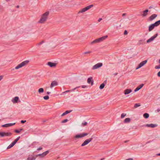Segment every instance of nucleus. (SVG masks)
<instances>
[{
  "instance_id": "51",
  "label": "nucleus",
  "mask_w": 160,
  "mask_h": 160,
  "mask_svg": "<svg viewBox=\"0 0 160 160\" xmlns=\"http://www.w3.org/2000/svg\"><path fill=\"white\" fill-rule=\"evenodd\" d=\"M125 160H133L132 158H129Z\"/></svg>"
},
{
  "instance_id": "36",
  "label": "nucleus",
  "mask_w": 160,
  "mask_h": 160,
  "mask_svg": "<svg viewBox=\"0 0 160 160\" xmlns=\"http://www.w3.org/2000/svg\"><path fill=\"white\" fill-rule=\"evenodd\" d=\"M93 81H87V82L88 83H91V85H92L93 84Z\"/></svg>"
},
{
  "instance_id": "22",
  "label": "nucleus",
  "mask_w": 160,
  "mask_h": 160,
  "mask_svg": "<svg viewBox=\"0 0 160 160\" xmlns=\"http://www.w3.org/2000/svg\"><path fill=\"white\" fill-rule=\"evenodd\" d=\"M79 87H80V86L77 87L76 88H74V89H72L66 91L64 92V93L68 92H70L73 91H74V90L76 89L77 88H79Z\"/></svg>"
},
{
  "instance_id": "56",
  "label": "nucleus",
  "mask_w": 160,
  "mask_h": 160,
  "mask_svg": "<svg viewBox=\"0 0 160 160\" xmlns=\"http://www.w3.org/2000/svg\"><path fill=\"white\" fill-rule=\"evenodd\" d=\"M157 156H160V153L157 154Z\"/></svg>"
},
{
  "instance_id": "63",
  "label": "nucleus",
  "mask_w": 160,
  "mask_h": 160,
  "mask_svg": "<svg viewBox=\"0 0 160 160\" xmlns=\"http://www.w3.org/2000/svg\"><path fill=\"white\" fill-rule=\"evenodd\" d=\"M6 0V1H7L8 2V1H10V0Z\"/></svg>"
},
{
  "instance_id": "48",
  "label": "nucleus",
  "mask_w": 160,
  "mask_h": 160,
  "mask_svg": "<svg viewBox=\"0 0 160 160\" xmlns=\"http://www.w3.org/2000/svg\"><path fill=\"white\" fill-rule=\"evenodd\" d=\"M3 76H2V75L0 76V80H1L3 78Z\"/></svg>"
},
{
  "instance_id": "31",
  "label": "nucleus",
  "mask_w": 160,
  "mask_h": 160,
  "mask_svg": "<svg viewBox=\"0 0 160 160\" xmlns=\"http://www.w3.org/2000/svg\"><path fill=\"white\" fill-rule=\"evenodd\" d=\"M49 98V97L48 95L45 96L43 97V98L45 100H48Z\"/></svg>"
},
{
  "instance_id": "50",
  "label": "nucleus",
  "mask_w": 160,
  "mask_h": 160,
  "mask_svg": "<svg viewBox=\"0 0 160 160\" xmlns=\"http://www.w3.org/2000/svg\"><path fill=\"white\" fill-rule=\"evenodd\" d=\"M158 75L159 77H160V71L158 72Z\"/></svg>"
},
{
  "instance_id": "11",
  "label": "nucleus",
  "mask_w": 160,
  "mask_h": 160,
  "mask_svg": "<svg viewBox=\"0 0 160 160\" xmlns=\"http://www.w3.org/2000/svg\"><path fill=\"white\" fill-rule=\"evenodd\" d=\"M49 153V151L48 150L47 151L42 154H38L36 156V157H37L38 156H40L41 158H43L45 156H46Z\"/></svg>"
},
{
  "instance_id": "1",
  "label": "nucleus",
  "mask_w": 160,
  "mask_h": 160,
  "mask_svg": "<svg viewBox=\"0 0 160 160\" xmlns=\"http://www.w3.org/2000/svg\"><path fill=\"white\" fill-rule=\"evenodd\" d=\"M49 13V11H47L41 15L38 22L40 23H43L45 22L48 19Z\"/></svg>"
},
{
  "instance_id": "24",
  "label": "nucleus",
  "mask_w": 160,
  "mask_h": 160,
  "mask_svg": "<svg viewBox=\"0 0 160 160\" xmlns=\"http://www.w3.org/2000/svg\"><path fill=\"white\" fill-rule=\"evenodd\" d=\"M155 27H157L160 24V20L157 21L153 23Z\"/></svg>"
},
{
  "instance_id": "58",
  "label": "nucleus",
  "mask_w": 160,
  "mask_h": 160,
  "mask_svg": "<svg viewBox=\"0 0 160 160\" xmlns=\"http://www.w3.org/2000/svg\"><path fill=\"white\" fill-rule=\"evenodd\" d=\"M19 5H17L16 7V8H19Z\"/></svg>"
},
{
  "instance_id": "54",
  "label": "nucleus",
  "mask_w": 160,
  "mask_h": 160,
  "mask_svg": "<svg viewBox=\"0 0 160 160\" xmlns=\"http://www.w3.org/2000/svg\"><path fill=\"white\" fill-rule=\"evenodd\" d=\"M126 14L125 13H124L122 14V16H124L126 15Z\"/></svg>"
},
{
  "instance_id": "28",
  "label": "nucleus",
  "mask_w": 160,
  "mask_h": 160,
  "mask_svg": "<svg viewBox=\"0 0 160 160\" xmlns=\"http://www.w3.org/2000/svg\"><path fill=\"white\" fill-rule=\"evenodd\" d=\"M38 92L39 93H42L44 92V89L42 88H40L38 89Z\"/></svg>"
},
{
  "instance_id": "19",
  "label": "nucleus",
  "mask_w": 160,
  "mask_h": 160,
  "mask_svg": "<svg viewBox=\"0 0 160 160\" xmlns=\"http://www.w3.org/2000/svg\"><path fill=\"white\" fill-rule=\"evenodd\" d=\"M155 26L153 24H152L150 25L149 26L148 30L149 31H152L154 28Z\"/></svg>"
},
{
  "instance_id": "40",
  "label": "nucleus",
  "mask_w": 160,
  "mask_h": 160,
  "mask_svg": "<svg viewBox=\"0 0 160 160\" xmlns=\"http://www.w3.org/2000/svg\"><path fill=\"white\" fill-rule=\"evenodd\" d=\"M155 69H160V64L158 66H156L155 67Z\"/></svg>"
},
{
  "instance_id": "47",
  "label": "nucleus",
  "mask_w": 160,
  "mask_h": 160,
  "mask_svg": "<svg viewBox=\"0 0 160 160\" xmlns=\"http://www.w3.org/2000/svg\"><path fill=\"white\" fill-rule=\"evenodd\" d=\"M42 147H40L39 148H38L37 149V150L38 151H39L41 150H42Z\"/></svg>"
},
{
  "instance_id": "61",
  "label": "nucleus",
  "mask_w": 160,
  "mask_h": 160,
  "mask_svg": "<svg viewBox=\"0 0 160 160\" xmlns=\"http://www.w3.org/2000/svg\"><path fill=\"white\" fill-rule=\"evenodd\" d=\"M117 73H115L114 74L115 75H117Z\"/></svg>"
},
{
  "instance_id": "39",
  "label": "nucleus",
  "mask_w": 160,
  "mask_h": 160,
  "mask_svg": "<svg viewBox=\"0 0 160 160\" xmlns=\"http://www.w3.org/2000/svg\"><path fill=\"white\" fill-rule=\"evenodd\" d=\"M91 52H92L91 51H87V52H84L83 53V54H87L90 53H91Z\"/></svg>"
},
{
  "instance_id": "42",
  "label": "nucleus",
  "mask_w": 160,
  "mask_h": 160,
  "mask_svg": "<svg viewBox=\"0 0 160 160\" xmlns=\"http://www.w3.org/2000/svg\"><path fill=\"white\" fill-rule=\"evenodd\" d=\"M87 124V122H84L82 123V124L83 126H84L85 125H86Z\"/></svg>"
},
{
  "instance_id": "2",
  "label": "nucleus",
  "mask_w": 160,
  "mask_h": 160,
  "mask_svg": "<svg viewBox=\"0 0 160 160\" xmlns=\"http://www.w3.org/2000/svg\"><path fill=\"white\" fill-rule=\"evenodd\" d=\"M29 62V61L28 60H26L22 62L20 64H19L15 68L16 69H18L20 68H22V67L25 66L28 64Z\"/></svg>"
},
{
  "instance_id": "13",
  "label": "nucleus",
  "mask_w": 160,
  "mask_h": 160,
  "mask_svg": "<svg viewBox=\"0 0 160 160\" xmlns=\"http://www.w3.org/2000/svg\"><path fill=\"white\" fill-rule=\"evenodd\" d=\"M15 123H8V124H5L3 125H2V126L3 127H9L13 126V125H15Z\"/></svg>"
},
{
  "instance_id": "33",
  "label": "nucleus",
  "mask_w": 160,
  "mask_h": 160,
  "mask_svg": "<svg viewBox=\"0 0 160 160\" xmlns=\"http://www.w3.org/2000/svg\"><path fill=\"white\" fill-rule=\"evenodd\" d=\"M126 115V114L122 113L121 115V118H123Z\"/></svg>"
},
{
  "instance_id": "27",
  "label": "nucleus",
  "mask_w": 160,
  "mask_h": 160,
  "mask_svg": "<svg viewBox=\"0 0 160 160\" xmlns=\"http://www.w3.org/2000/svg\"><path fill=\"white\" fill-rule=\"evenodd\" d=\"M158 34L157 33L154 35L153 36L150 38L153 41L158 36Z\"/></svg>"
},
{
  "instance_id": "21",
  "label": "nucleus",
  "mask_w": 160,
  "mask_h": 160,
  "mask_svg": "<svg viewBox=\"0 0 160 160\" xmlns=\"http://www.w3.org/2000/svg\"><path fill=\"white\" fill-rule=\"evenodd\" d=\"M72 111V110L66 111L65 112H64L62 114V115H61V116H64L66 115V114H68V113H70Z\"/></svg>"
},
{
  "instance_id": "25",
  "label": "nucleus",
  "mask_w": 160,
  "mask_h": 160,
  "mask_svg": "<svg viewBox=\"0 0 160 160\" xmlns=\"http://www.w3.org/2000/svg\"><path fill=\"white\" fill-rule=\"evenodd\" d=\"M130 119L129 118H127L125 119L124 122L125 123L129 122L130 121Z\"/></svg>"
},
{
  "instance_id": "43",
  "label": "nucleus",
  "mask_w": 160,
  "mask_h": 160,
  "mask_svg": "<svg viewBox=\"0 0 160 160\" xmlns=\"http://www.w3.org/2000/svg\"><path fill=\"white\" fill-rule=\"evenodd\" d=\"M16 143L14 141L11 143V144L13 146Z\"/></svg>"
},
{
  "instance_id": "23",
  "label": "nucleus",
  "mask_w": 160,
  "mask_h": 160,
  "mask_svg": "<svg viewBox=\"0 0 160 160\" xmlns=\"http://www.w3.org/2000/svg\"><path fill=\"white\" fill-rule=\"evenodd\" d=\"M148 9H147V10H145L143 12V13L142 15V16L143 17H145V16H146L147 15V14H148L147 13L148 12Z\"/></svg>"
},
{
  "instance_id": "26",
  "label": "nucleus",
  "mask_w": 160,
  "mask_h": 160,
  "mask_svg": "<svg viewBox=\"0 0 160 160\" xmlns=\"http://www.w3.org/2000/svg\"><path fill=\"white\" fill-rule=\"evenodd\" d=\"M149 114L147 113H145L143 115V117L145 118H148L149 117Z\"/></svg>"
},
{
  "instance_id": "45",
  "label": "nucleus",
  "mask_w": 160,
  "mask_h": 160,
  "mask_svg": "<svg viewBox=\"0 0 160 160\" xmlns=\"http://www.w3.org/2000/svg\"><path fill=\"white\" fill-rule=\"evenodd\" d=\"M93 79V78L92 77H89L87 79V80H92Z\"/></svg>"
},
{
  "instance_id": "7",
  "label": "nucleus",
  "mask_w": 160,
  "mask_h": 160,
  "mask_svg": "<svg viewBox=\"0 0 160 160\" xmlns=\"http://www.w3.org/2000/svg\"><path fill=\"white\" fill-rule=\"evenodd\" d=\"M158 126V125L157 124H153L152 123H151L150 124H144L143 125L141 126V127H150L151 128H154Z\"/></svg>"
},
{
  "instance_id": "14",
  "label": "nucleus",
  "mask_w": 160,
  "mask_h": 160,
  "mask_svg": "<svg viewBox=\"0 0 160 160\" xmlns=\"http://www.w3.org/2000/svg\"><path fill=\"white\" fill-rule=\"evenodd\" d=\"M157 16V15L153 14L149 17V20L152 21L154 20Z\"/></svg>"
},
{
  "instance_id": "20",
  "label": "nucleus",
  "mask_w": 160,
  "mask_h": 160,
  "mask_svg": "<svg viewBox=\"0 0 160 160\" xmlns=\"http://www.w3.org/2000/svg\"><path fill=\"white\" fill-rule=\"evenodd\" d=\"M37 157L31 156L28 157L27 158V160H35Z\"/></svg>"
},
{
  "instance_id": "3",
  "label": "nucleus",
  "mask_w": 160,
  "mask_h": 160,
  "mask_svg": "<svg viewBox=\"0 0 160 160\" xmlns=\"http://www.w3.org/2000/svg\"><path fill=\"white\" fill-rule=\"evenodd\" d=\"M108 37V36H105L100 38L98 39H96L91 42V44L99 43Z\"/></svg>"
},
{
  "instance_id": "57",
  "label": "nucleus",
  "mask_w": 160,
  "mask_h": 160,
  "mask_svg": "<svg viewBox=\"0 0 160 160\" xmlns=\"http://www.w3.org/2000/svg\"><path fill=\"white\" fill-rule=\"evenodd\" d=\"M128 141H129L128 140H126V141H124V142L125 143H126V142H128Z\"/></svg>"
},
{
  "instance_id": "46",
  "label": "nucleus",
  "mask_w": 160,
  "mask_h": 160,
  "mask_svg": "<svg viewBox=\"0 0 160 160\" xmlns=\"http://www.w3.org/2000/svg\"><path fill=\"white\" fill-rule=\"evenodd\" d=\"M26 120H21V122L22 123H24L25 122H26Z\"/></svg>"
},
{
  "instance_id": "30",
  "label": "nucleus",
  "mask_w": 160,
  "mask_h": 160,
  "mask_svg": "<svg viewBox=\"0 0 160 160\" xmlns=\"http://www.w3.org/2000/svg\"><path fill=\"white\" fill-rule=\"evenodd\" d=\"M141 106V104L139 103H136L134 105V108H136Z\"/></svg>"
},
{
  "instance_id": "62",
  "label": "nucleus",
  "mask_w": 160,
  "mask_h": 160,
  "mask_svg": "<svg viewBox=\"0 0 160 160\" xmlns=\"http://www.w3.org/2000/svg\"><path fill=\"white\" fill-rule=\"evenodd\" d=\"M158 112L160 111V110L158 109Z\"/></svg>"
},
{
  "instance_id": "17",
  "label": "nucleus",
  "mask_w": 160,
  "mask_h": 160,
  "mask_svg": "<svg viewBox=\"0 0 160 160\" xmlns=\"http://www.w3.org/2000/svg\"><path fill=\"white\" fill-rule=\"evenodd\" d=\"M58 85V83L56 81H53L51 83L50 88H52L53 87L57 86Z\"/></svg>"
},
{
  "instance_id": "18",
  "label": "nucleus",
  "mask_w": 160,
  "mask_h": 160,
  "mask_svg": "<svg viewBox=\"0 0 160 160\" xmlns=\"http://www.w3.org/2000/svg\"><path fill=\"white\" fill-rule=\"evenodd\" d=\"M132 92L131 89H125L124 91V94L125 95L128 94Z\"/></svg>"
},
{
  "instance_id": "32",
  "label": "nucleus",
  "mask_w": 160,
  "mask_h": 160,
  "mask_svg": "<svg viewBox=\"0 0 160 160\" xmlns=\"http://www.w3.org/2000/svg\"><path fill=\"white\" fill-rule=\"evenodd\" d=\"M20 138V136L18 137L16 139L14 140V141L16 143L18 141L19 139Z\"/></svg>"
},
{
  "instance_id": "53",
  "label": "nucleus",
  "mask_w": 160,
  "mask_h": 160,
  "mask_svg": "<svg viewBox=\"0 0 160 160\" xmlns=\"http://www.w3.org/2000/svg\"><path fill=\"white\" fill-rule=\"evenodd\" d=\"M23 130V129L22 128L20 129L19 130V131H20V132L21 131Z\"/></svg>"
},
{
  "instance_id": "59",
  "label": "nucleus",
  "mask_w": 160,
  "mask_h": 160,
  "mask_svg": "<svg viewBox=\"0 0 160 160\" xmlns=\"http://www.w3.org/2000/svg\"><path fill=\"white\" fill-rule=\"evenodd\" d=\"M158 62L159 63H160V59L159 60Z\"/></svg>"
},
{
  "instance_id": "6",
  "label": "nucleus",
  "mask_w": 160,
  "mask_h": 160,
  "mask_svg": "<svg viewBox=\"0 0 160 160\" xmlns=\"http://www.w3.org/2000/svg\"><path fill=\"white\" fill-rule=\"evenodd\" d=\"M12 133L10 132H0V136L3 137L4 136H11Z\"/></svg>"
},
{
  "instance_id": "15",
  "label": "nucleus",
  "mask_w": 160,
  "mask_h": 160,
  "mask_svg": "<svg viewBox=\"0 0 160 160\" xmlns=\"http://www.w3.org/2000/svg\"><path fill=\"white\" fill-rule=\"evenodd\" d=\"M144 86V84L142 83L140 84L139 86H138L137 87L136 89L134 90V92H136L138 90H139L140 89H141Z\"/></svg>"
},
{
  "instance_id": "60",
  "label": "nucleus",
  "mask_w": 160,
  "mask_h": 160,
  "mask_svg": "<svg viewBox=\"0 0 160 160\" xmlns=\"http://www.w3.org/2000/svg\"><path fill=\"white\" fill-rule=\"evenodd\" d=\"M104 159V158H102V159H100V160H103Z\"/></svg>"
},
{
  "instance_id": "8",
  "label": "nucleus",
  "mask_w": 160,
  "mask_h": 160,
  "mask_svg": "<svg viewBox=\"0 0 160 160\" xmlns=\"http://www.w3.org/2000/svg\"><path fill=\"white\" fill-rule=\"evenodd\" d=\"M93 139L92 137L90 138L89 139H87L85 140L84 142L81 144V146L83 147L89 143Z\"/></svg>"
},
{
  "instance_id": "41",
  "label": "nucleus",
  "mask_w": 160,
  "mask_h": 160,
  "mask_svg": "<svg viewBox=\"0 0 160 160\" xmlns=\"http://www.w3.org/2000/svg\"><path fill=\"white\" fill-rule=\"evenodd\" d=\"M14 132L16 133H19L20 132V131L19 130L16 129L14 130Z\"/></svg>"
},
{
  "instance_id": "12",
  "label": "nucleus",
  "mask_w": 160,
  "mask_h": 160,
  "mask_svg": "<svg viewBox=\"0 0 160 160\" xmlns=\"http://www.w3.org/2000/svg\"><path fill=\"white\" fill-rule=\"evenodd\" d=\"M47 65L51 67H55L56 65V63L54 62H49L48 63Z\"/></svg>"
},
{
  "instance_id": "35",
  "label": "nucleus",
  "mask_w": 160,
  "mask_h": 160,
  "mask_svg": "<svg viewBox=\"0 0 160 160\" xmlns=\"http://www.w3.org/2000/svg\"><path fill=\"white\" fill-rule=\"evenodd\" d=\"M68 121V120L67 119H64V120L62 121L61 122L62 123H64L67 122Z\"/></svg>"
},
{
  "instance_id": "34",
  "label": "nucleus",
  "mask_w": 160,
  "mask_h": 160,
  "mask_svg": "<svg viewBox=\"0 0 160 160\" xmlns=\"http://www.w3.org/2000/svg\"><path fill=\"white\" fill-rule=\"evenodd\" d=\"M153 41L150 38L147 41V43H149L151 42L152 41Z\"/></svg>"
},
{
  "instance_id": "55",
  "label": "nucleus",
  "mask_w": 160,
  "mask_h": 160,
  "mask_svg": "<svg viewBox=\"0 0 160 160\" xmlns=\"http://www.w3.org/2000/svg\"><path fill=\"white\" fill-rule=\"evenodd\" d=\"M50 93V92H47V94H49Z\"/></svg>"
},
{
  "instance_id": "37",
  "label": "nucleus",
  "mask_w": 160,
  "mask_h": 160,
  "mask_svg": "<svg viewBox=\"0 0 160 160\" xmlns=\"http://www.w3.org/2000/svg\"><path fill=\"white\" fill-rule=\"evenodd\" d=\"M13 146L11 144L10 145H9L8 147L7 148V149H9L11 148H12Z\"/></svg>"
},
{
  "instance_id": "16",
  "label": "nucleus",
  "mask_w": 160,
  "mask_h": 160,
  "mask_svg": "<svg viewBox=\"0 0 160 160\" xmlns=\"http://www.w3.org/2000/svg\"><path fill=\"white\" fill-rule=\"evenodd\" d=\"M107 83V81H104L100 85L99 87V88L100 89H103L105 86L106 84Z\"/></svg>"
},
{
  "instance_id": "64",
  "label": "nucleus",
  "mask_w": 160,
  "mask_h": 160,
  "mask_svg": "<svg viewBox=\"0 0 160 160\" xmlns=\"http://www.w3.org/2000/svg\"><path fill=\"white\" fill-rule=\"evenodd\" d=\"M150 142V141H148V142L147 143H149V142Z\"/></svg>"
},
{
  "instance_id": "38",
  "label": "nucleus",
  "mask_w": 160,
  "mask_h": 160,
  "mask_svg": "<svg viewBox=\"0 0 160 160\" xmlns=\"http://www.w3.org/2000/svg\"><path fill=\"white\" fill-rule=\"evenodd\" d=\"M44 42V41H41V42H40V43H38L37 44V45L38 46H39V45H40L41 44H42V43H43Z\"/></svg>"
},
{
  "instance_id": "52",
  "label": "nucleus",
  "mask_w": 160,
  "mask_h": 160,
  "mask_svg": "<svg viewBox=\"0 0 160 160\" xmlns=\"http://www.w3.org/2000/svg\"><path fill=\"white\" fill-rule=\"evenodd\" d=\"M102 20V19L101 18H99L98 20V22H100Z\"/></svg>"
},
{
  "instance_id": "4",
  "label": "nucleus",
  "mask_w": 160,
  "mask_h": 160,
  "mask_svg": "<svg viewBox=\"0 0 160 160\" xmlns=\"http://www.w3.org/2000/svg\"><path fill=\"white\" fill-rule=\"evenodd\" d=\"M88 133H80V134H78L76 135L74 137V138L76 139L81 138L88 135Z\"/></svg>"
},
{
  "instance_id": "5",
  "label": "nucleus",
  "mask_w": 160,
  "mask_h": 160,
  "mask_svg": "<svg viewBox=\"0 0 160 160\" xmlns=\"http://www.w3.org/2000/svg\"><path fill=\"white\" fill-rule=\"evenodd\" d=\"M93 6V5H90L82 9H81L80 11L78 12V13H83V12H85V11L88 10L90 9Z\"/></svg>"
},
{
  "instance_id": "10",
  "label": "nucleus",
  "mask_w": 160,
  "mask_h": 160,
  "mask_svg": "<svg viewBox=\"0 0 160 160\" xmlns=\"http://www.w3.org/2000/svg\"><path fill=\"white\" fill-rule=\"evenodd\" d=\"M102 64L101 63H98L93 66V67L92 68V69L93 70L99 68V67H101V66H102Z\"/></svg>"
},
{
  "instance_id": "29",
  "label": "nucleus",
  "mask_w": 160,
  "mask_h": 160,
  "mask_svg": "<svg viewBox=\"0 0 160 160\" xmlns=\"http://www.w3.org/2000/svg\"><path fill=\"white\" fill-rule=\"evenodd\" d=\"M18 99L19 98L18 97H16L14 98V101L15 102H17Z\"/></svg>"
},
{
  "instance_id": "49",
  "label": "nucleus",
  "mask_w": 160,
  "mask_h": 160,
  "mask_svg": "<svg viewBox=\"0 0 160 160\" xmlns=\"http://www.w3.org/2000/svg\"><path fill=\"white\" fill-rule=\"evenodd\" d=\"M128 34V32L126 30H125L124 32V34L126 35Z\"/></svg>"
},
{
  "instance_id": "44",
  "label": "nucleus",
  "mask_w": 160,
  "mask_h": 160,
  "mask_svg": "<svg viewBox=\"0 0 160 160\" xmlns=\"http://www.w3.org/2000/svg\"><path fill=\"white\" fill-rule=\"evenodd\" d=\"M81 87L82 88H85L88 87V86L86 85H82Z\"/></svg>"
},
{
  "instance_id": "9",
  "label": "nucleus",
  "mask_w": 160,
  "mask_h": 160,
  "mask_svg": "<svg viewBox=\"0 0 160 160\" xmlns=\"http://www.w3.org/2000/svg\"><path fill=\"white\" fill-rule=\"evenodd\" d=\"M147 62V60H145L142 62L139 63L138 66L136 68V69H138L141 68V67L143 66Z\"/></svg>"
}]
</instances>
